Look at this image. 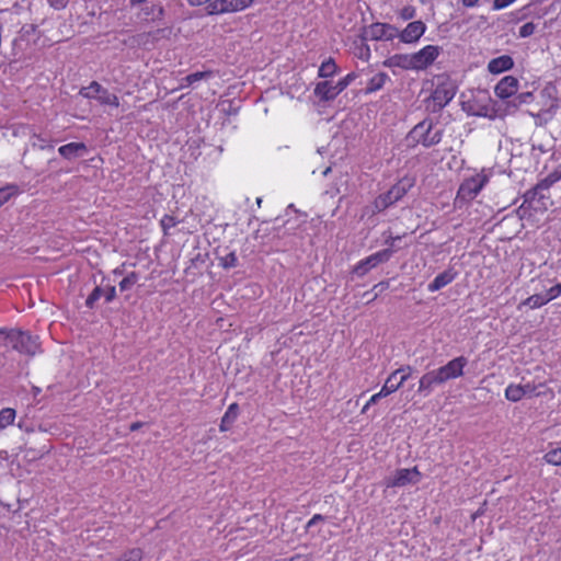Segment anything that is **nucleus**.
<instances>
[{
    "instance_id": "nucleus-1",
    "label": "nucleus",
    "mask_w": 561,
    "mask_h": 561,
    "mask_svg": "<svg viewBox=\"0 0 561 561\" xmlns=\"http://www.w3.org/2000/svg\"><path fill=\"white\" fill-rule=\"evenodd\" d=\"M0 341H3L4 346H11L13 350L25 355L33 356L39 352L38 337L27 332L19 330L4 331L0 329Z\"/></svg>"
},
{
    "instance_id": "nucleus-2",
    "label": "nucleus",
    "mask_w": 561,
    "mask_h": 561,
    "mask_svg": "<svg viewBox=\"0 0 561 561\" xmlns=\"http://www.w3.org/2000/svg\"><path fill=\"white\" fill-rule=\"evenodd\" d=\"M412 186L410 182L400 181L394 184L388 192L380 194L375 201L366 206L363 210L362 217H371L378 213L386 210L388 207L400 201Z\"/></svg>"
},
{
    "instance_id": "nucleus-3",
    "label": "nucleus",
    "mask_w": 561,
    "mask_h": 561,
    "mask_svg": "<svg viewBox=\"0 0 561 561\" xmlns=\"http://www.w3.org/2000/svg\"><path fill=\"white\" fill-rule=\"evenodd\" d=\"M435 89L428 100L427 107L432 111H437L446 106L456 94V85L454 81L440 75L435 78Z\"/></svg>"
},
{
    "instance_id": "nucleus-4",
    "label": "nucleus",
    "mask_w": 561,
    "mask_h": 561,
    "mask_svg": "<svg viewBox=\"0 0 561 561\" xmlns=\"http://www.w3.org/2000/svg\"><path fill=\"white\" fill-rule=\"evenodd\" d=\"M442 135V130L431 121H423L413 127L407 139L409 145L412 146L422 145L424 147H431L440 141Z\"/></svg>"
},
{
    "instance_id": "nucleus-5",
    "label": "nucleus",
    "mask_w": 561,
    "mask_h": 561,
    "mask_svg": "<svg viewBox=\"0 0 561 561\" xmlns=\"http://www.w3.org/2000/svg\"><path fill=\"white\" fill-rule=\"evenodd\" d=\"M491 175L492 171L490 169H481L467 176L459 186L457 198L465 202L474 199L490 181Z\"/></svg>"
},
{
    "instance_id": "nucleus-6",
    "label": "nucleus",
    "mask_w": 561,
    "mask_h": 561,
    "mask_svg": "<svg viewBox=\"0 0 561 561\" xmlns=\"http://www.w3.org/2000/svg\"><path fill=\"white\" fill-rule=\"evenodd\" d=\"M421 472L416 467L413 468H401L389 474L383 485L386 488H404L408 485H414L421 480Z\"/></svg>"
},
{
    "instance_id": "nucleus-7",
    "label": "nucleus",
    "mask_w": 561,
    "mask_h": 561,
    "mask_svg": "<svg viewBox=\"0 0 561 561\" xmlns=\"http://www.w3.org/2000/svg\"><path fill=\"white\" fill-rule=\"evenodd\" d=\"M80 94L85 99H94L102 105H110L113 107L119 106V100L116 94L110 92L98 82H92L90 85L80 90Z\"/></svg>"
},
{
    "instance_id": "nucleus-8",
    "label": "nucleus",
    "mask_w": 561,
    "mask_h": 561,
    "mask_svg": "<svg viewBox=\"0 0 561 561\" xmlns=\"http://www.w3.org/2000/svg\"><path fill=\"white\" fill-rule=\"evenodd\" d=\"M440 55V47L436 45H426L420 50L412 53L414 71H421L428 68Z\"/></svg>"
},
{
    "instance_id": "nucleus-9",
    "label": "nucleus",
    "mask_w": 561,
    "mask_h": 561,
    "mask_svg": "<svg viewBox=\"0 0 561 561\" xmlns=\"http://www.w3.org/2000/svg\"><path fill=\"white\" fill-rule=\"evenodd\" d=\"M393 251L390 249H385L381 251H378L366 259L359 261L354 266V273L358 276H364L367 274L371 268L376 267L377 265L387 262L392 256Z\"/></svg>"
},
{
    "instance_id": "nucleus-10",
    "label": "nucleus",
    "mask_w": 561,
    "mask_h": 561,
    "mask_svg": "<svg viewBox=\"0 0 561 561\" xmlns=\"http://www.w3.org/2000/svg\"><path fill=\"white\" fill-rule=\"evenodd\" d=\"M467 363L468 360L466 357L458 356L449 360L446 365L438 367L437 370L442 376L443 381L447 382L448 380L461 377Z\"/></svg>"
},
{
    "instance_id": "nucleus-11",
    "label": "nucleus",
    "mask_w": 561,
    "mask_h": 561,
    "mask_svg": "<svg viewBox=\"0 0 561 561\" xmlns=\"http://www.w3.org/2000/svg\"><path fill=\"white\" fill-rule=\"evenodd\" d=\"M366 37L373 41H391L398 35V28L387 23H374L366 28Z\"/></svg>"
},
{
    "instance_id": "nucleus-12",
    "label": "nucleus",
    "mask_w": 561,
    "mask_h": 561,
    "mask_svg": "<svg viewBox=\"0 0 561 561\" xmlns=\"http://www.w3.org/2000/svg\"><path fill=\"white\" fill-rule=\"evenodd\" d=\"M426 25L422 21L410 22L401 32L398 31L397 37L404 44L416 43L425 33Z\"/></svg>"
},
{
    "instance_id": "nucleus-13",
    "label": "nucleus",
    "mask_w": 561,
    "mask_h": 561,
    "mask_svg": "<svg viewBox=\"0 0 561 561\" xmlns=\"http://www.w3.org/2000/svg\"><path fill=\"white\" fill-rule=\"evenodd\" d=\"M445 382L443 381L442 376L439 375L437 368L425 373L419 380L417 392L424 397L430 396L435 387L442 386Z\"/></svg>"
},
{
    "instance_id": "nucleus-14",
    "label": "nucleus",
    "mask_w": 561,
    "mask_h": 561,
    "mask_svg": "<svg viewBox=\"0 0 561 561\" xmlns=\"http://www.w3.org/2000/svg\"><path fill=\"white\" fill-rule=\"evenodd\" d=\"M394 379H397V373H391L389 377L386 379V382L381 387L380 391L373 394L366 402V404L363 407L362 413H366L370 405L377 403L380 399L390 396L400 388V383H394Z\"/></svg>"
},
{
    "instance_id": "nucleus-15",
    "label": "nucleus",
    "mask_w": 561,
    "mask_h": 561,
    "mask_svg": "<svg viewBox=\"0 0 561 561\" xmlns=\"http://www.w3.org/2000/svg\"><path fill=\"white\" fill-rule=\"evenodd\" d=\"M518 90V80L513 76H506L495 85L494 92L500 99H507Z\"/></svg>"
},
{
    "instance_id": "nucleus-16",
    "label": "nucleus",
    "mask_w": 561,
    "mask_h": 561,
    "mask_svg": "<svg viewBox=\"0 0 561 561\" xmlns=\"http://www.w3.org/2000/svg\"><path fill=\"white\" fill-rule=\"evenodd\" d=\"M383 66L390 69L399 68L414 71L413 56L412 54H396L387 58Z\"/></svg>"
},
{
    "instance_id": "nucleus-17",
    "label": "nucleus",
    "mask_w": 561,
    "mask_h": 561,
    "mask_svg": "<svg viewBox=\"0 0 561 561\" xmlns=\"http://www.w3.org/2000/svg\"><path fill=\"white\" fill-rule=\"evenodd\" d=\"M340 94V91L336 87V83L333 84L329 81H321L316 84L314 88V95L320 101H331L335 99Z\"/></svg>"
},
{
    "instance_id": "nucleus-18",
    "label": "nucleus",
    "mask_w": 561,
    "mask_h": 561,
    "mask_svg": "<svg viewBox=\"0 0 561 561\" xmlns=\"http://www.w3.org/2000/svg\"><path fill=\"white\" fill-rule=\"evenodd\" d=\"M514 66V60L508 55H502L500 57L493 58L488 64L489 72L493 75H500L504 71L512 69Z\"/></svg>"
},
{
    "instance_id": "nucleus-19",
    "label": "nucleus",
    "mask_w": 561,
    "mask_h": 561,
    "mask_svg": "<svg viewBox=\"0 0 561 561\" xmlns=\"http://www.w3.org/2000/svg\"><path fill=\"white\" fill-rule=\"evenodd\" d=\"M456 278V272L453 270L444 271L438 274L432 283L428 284V290L431 293L437 291L440 288L447 286Z\"/></svg>"
},
{
    "instance_id": "nucleus-20",
    "label": "nucleus",
    "mask_w": 561,
    "mask_h": 561,
    "mask_svg": "<svg viewBox=\"0 0 561 561\" xmlns=\"http://www.w3.org/2000/svg\"><path fill=\"white\" fill-rule=\"evenodd\" d=\"M87 150L83 142H70L59 147L58 152L66 159H73L81 156Z\"/></svg>"
},
{
    "instance_id": "nucleus-21",
    "label": "nucleus",
    "mask_w": 561,
    "mask_h": 561,
    "mask_svg": "<svg viewBox=\"0 0 561 561\" xmlns=\"http://www.w3.org/2000/svg\"><path fill=\"white\" fill-rule=\"evenodd\" d=\"M238 413H239V407L237 403H231L225 415L222 416L221 419V423H220V431L221 432H226L229 430V426L236 421L237 416H238Z\"/></svg>"
},
{
    "instance_id": "nucleus-22",
    "label": "nucleus",
    "mask_w": 561,
    "mask_h": 561,
    "mask_svg": "<svg viewBox=\"0 0 561 561\" xmlns=\"http://www.w3.org/2000/svg\"><path fill=\"white\" fill-rule=\"evenodd\" d=\"M253 0H224L220 12H236L248 8Z\"/></svg>"
},
{
    "instance_id": "nucleus-23",
    "label": "nucleus",
    "mask_w": 561,
    "mask_h": 561,
    "mask_svg": "<svg viewBox=\"0 0 561 561\" xmlns=\"http://www.w3.org/2000/svg\"><path fill=\"white\" fill-rule=\"evenodd\" d=\"M389 80V77L385 72H379L375 75L367 83L366 93H374L383 88L386 82Z\"/></svg>"
},
{
    "instance_id": "nucleus-24",
    "label": "nucleus",
    "mask_w": 561,
    "mask_h": 561,
    "mask_svg": "<svg viewBox=\"0 0 561 561\" xmlns=\"http://www.w3.org/2000/svg\"><path fill=\"white\" fill-rule=\"evenodd\" d=\"M16 412L12 408H3L0 410V432L14 423Z\"/></svg>"
},
{
    "instance_id": "nucleus-25",
    "label": "nucleus",
    "mask_w": 561,
    "mask_h": 561,
    "mask_svg": "<svg viewBox=\"0 0 561 561\" xmlns=\"http://www.w3.org/2000/svg\"><path fill=\"white\" fill-rule=\"evenodd\" d=\"M525 397L522 385H508L505 389V398L512 402H518Z\"/></svg>"
},
{
    "instance_id": "nucleus-26",
    "label": "nucleus",
    "mask_w": 561,
    "mask_h": 561,
    "mask_svg": "<svg viewBox=\"0 0 561 561\" xmlns=\"http://www.w3.org/2000/svg\"><path fill=\"white\" fill-rule=\"evenodd\" d=\"M208 77H210V72L208 71H198L191 73L181 80L180 89L190 87L195 82L206 79Z\"/></svg>"
},
{
    "instance_id": "nucleus-27",
    "label": "nucleus",
    "mask_w": 561,
    "mask_h": 561,
    "mask_svg": "<svg viewBox=\"0 0 561 561\" xmlns=\"http://www.w3.org/2000/svg\"><path fill=\"white\" fill-rule=\"evenodd\" d=\"M337 67L332 58L323 61L319 68L318 75L321 78H330L335 75Z\"/></svg>"
},
{
    "instance_id": "nucleus-28",
    "label": "nucleus",
    "mask_w": 561,
    "mask_h": 561,
    "mask_svg": "<svg viewBox=\"0 0 561 561\" xmlns=\"http://www.w3.org/2000/svg\"><path fill=\"white\" fill-rule=\"evenodd\" d=\"M542 186H543V184H539V185L535 188V191H534L533 193H528V194H527V196H526V199H525L524 204L520 206V211L525 213V209H526L525 204H528V207H531V208L537 209V207H536V206H534V204H535V203H539V202H540V199H543V198H545V196H543V195H541V196H540V198H539L538 201H536V198H535V197L539 194V191L542 188ZM545 187L547 188V187H548V185H545Z\"/></svg>"
},
{
    "instance_id": "nucleus-29",
    "label": "nucleus",
    "mask_w": 561,
    "mask_h": 561,
    "mask_svg": "<svg viewBox=\"0 0 561 561\" xmlns=\"http://www.w3.org/2000/svg\"><path fill=\"white\" fill-rule=\"evenodd\" d=\"M546 462L553 466H561V446H556L543 456Z\"/></svg>"
},
{
    "instance_id": "nucleus-30",
    "label": "nucleus",
    "mask_w": 561,
    "mask_h": 561,
    "mask_svg": "<svg viewBox=\"0 0 561 561\" xmlns=\"http://www.w3.org/2000/svg\"><path fill=\"white\" fill-rule=\"evenodd\" d=\"M546 304H548V300L545 294L533 295L523 302L524 306H528L531 309L540 308Z\"/></svg>"
},
{
    "instance_id": "nucleus-31",
    "label": "nucleus",
    "mask_w": 561,
    "mask_h": 561,
    "mask_svg": "<svg viewBox=\"0 0 561 561\" xmlns=\"http://www.w3.org/2000/svg\"><path fill=\"white\" fill-rule=\"evenodd\" d=\"M18 194L15 186H7L0 188V207L5 204L12 196Z\"/></svg>"
},
{
    "instance_id": "nucleus-32",
    "label": "nucleus",
    "mask_w": 561,
    "mask_h": 561,
    "mask_svg": "<svg viewBox=\"0 0 561 561\" xmlns=\"http://www.w3.org/2000/svg\"><path fill=\"white\" fill-rule=\"evenodd\" d=\"M138 276L135 273H130L121 280L119 289L122 291L128 290L136 284Z\"/></svg>"
},
{
    "instance_id": "nucleus-33",
    "label": "nucleus",
    "mask_w": 561,
    "mask_h": 561,
    "mask_svg": "<svg viewBox=\"0 0 561 561\" xmlns=\"http://www.w3.org/2000/svg\"><path fill=\"white\" fill-rule=\"evenodd\" d=\"M393 373H397V376L401 375V377L398 381L394 379V383H400V387H401L410 378V376L412 374V367L403 366V367L396 369Z\"/></svg>"
},
{
    "instance_id": "nucleus-34",
    "label": "nucleus",
    "mask_w": 561,
    "mask_h": 561,
    "mask_svg": "<svg viewBox=\"0 0 561 561\" xmlns=\"http://www.w3.org/2000/svg\"><path fill=\"white\" fill-rule=\"evenodd\" d=\"M141 559L142 551L140 549H131L117 561H140Z\"/></svg>"
},
{
    "instance_id": "nucleus-35",
    "label": "nucleus",
    "mask_w": 561,
    "mask_h": 561,
    "mask_svg": "<svg viewBox=\"0 0 561 561\" xmlns=\"http://www.w3.org/2000/svg\"><path fill=\"white\" fill-rule=\"evenodd\" d=\"M238 263V257L233 252L228 253L224 257H221V265L225 268L234 267Z\"/></svg>"
},
{
    "instance_id": "nucleus-36",
    "label": "nucleus",
    "mask_w": 561,
    "mask_h": 561,
    "mask_svg": "<svg viewBox=\"0 0 561 561\" xmlns=\"http://www.w3.org/2000/svg\"><path fill=\"white\" fill-rule=\"evenodd\" d=\"M355 78H356V75H355V73H353V72H351V73L346 75L344 78H342L341 80H339V81L336 82V87H337V89H339L340 93H341L343 90H345V89L348 87V84H351V82H352Z\"/></svg>"
},
{
    "instance_id": "nucleus-37",
    "label": "nucleus",
    "mask_w": 561,
    "mask_h": 561,
    "mask_svg": "<svg viewBox=\"0 0 561 561\" xmlns=\"http://www.w3.org/2000/svg\"><path fill=\"white\" fill-rule=\"evenodd\" d=\"M535 28H536L535 24L531 22H528L519 28V36L523 38L528 37L534 34Z\"/></svg>"
},
{
    "instance_id": "nucleus-38",
    "label": "nucleus",
    "mask_w": 561,
    "mask_h": 561,
    "mask_svg": "<svg viewBox=\"0 0 561 561\" xmlns=\"http://www.w3.org/2000/svg\"><path fill=\"white\" fill-rule=\"evenodd\" d=\"M103 296V289L101 287H95L94 290L91 293V295L87 299V305L89 307H92L93 304L99 300Z\"/></svg>"
},
{
    "instance_id": "nucleus-39",
    "label": "nucleus",
    "mask_w": 561,
    "mask_h": 561,
    "mask_svg": "<svg viewBox=\"0 0 561 561\" xmlns=\"http://www.w3.org/2000/svg\"><path fill=\"white\" fill-rule=\"evenodd\" d=\"M415 9L411 5L404 7L401 9L399 15L402 20L408 21L415 16Z\"/></svg>"
},
{
    "instance_id": "nucleus-40",
    "label": "nucleus",
    "mask_w": 561,
    "mask_h": 561,
    "mask_svg": "<svg viewBox=\"0 0 561 561\" xmlns=\"http://www.w3.org/2000/svg\"><path fill=\"white\" fill-rule=\"evenodd\" d=\"M175 226H176V220L172 216L165 215L161 219V227L163 228L164 231H168L169 229H171Z\"/></svg>"
},
{
    "instance_id": "nucleus-41",
    "label": "nucleus",
    "mask_w": 561,
    "mask_h": 561,
    "mask_svg": "<svg viewBox=\"0 0 561 561\" xmlns=\"http://www.w3.org/2000/svg\"><path fill=\"white\" fill-rule=\"evenodd\" d=\"M102 289H103V296L105 297V300L107 302L112 301L115 298L116 289H115L114 286L108 285V286H106V287H104Z\"/></svg>"
},
{
    "instance_id": "nucleus-42",
    "label": "nucleus",
    "mask_w": 561,
    "mask_h": 561,
    "mask_svg": "<svg viewBox=\"0 0 561 561\" xmlns=\"http://www.w3.org/2000/svg\"><path fill=\"white\" fill-rule=\"evenodd\" d=\"M522 389L525 391V397H533V396H539L540 392L537 391L536 386L531 383H526L522 386Z\"/></svg>"
},
{
    "instance_id": "nucleus-43",
    "label": "nucleus",
    "mask_w": 561,
    "mask_h": 561,
    "mask_svg": "<svg viewBox=\"0 0 561 561\" xmlns=\"http://www.w3.org/2000/svg\"><path fill=\"white\" fill-rule=\"evenodd\" d=\"M49 5L56 10L65 9L69 0H47Z\"/></svg>"
},
{
    "instance_id": "nucleus-44",
    "label": "nucleus",
    "mask_w": 561,
    "mask_h": 561,
    "mask_svg": "<svg viewBox=\"0 0 561 561\" xmlns=\"http://www.w3.org/2000/svg\"><path fill=\"white\" fill-rule=\"evenodd\" d=\"M560 288L556 286L551 287L549 290H547V293L545 294L546 295V298L549 301H551L552 299L557 298L559 295H560Z\"/></svg>"
},
{
    "instance_id": "nucleus-45",
    "label": "nucleus",
    "mask_w": 561,
    "mask_h": 561,
    "mask_svg": "<svg viewBox=\"0 0 561 561\" xmlns=\"http://www.w3.org/2000/svg\"><path fill=\"white\" fill-rule=\"evenodd\" d=\"M514 1L515 0H494L493 9L494 10L504 9V8L508 7L510 4H512Z\"/></svg>"
},
{
    "instance_id": "nucleus-46",
    "label": "nucleus",
    "mask_w": 561,
    "mask_h": 561,
    "mask_svg": "<svg viewBox=\"0 0 561 561\" xmlns=\"http://www.w3.org/2000/svg\"><path fill=\"white\" fill-rule=\"evenodd\" d=\"M323 519V517L319 514L314 515L308 523H307V528L310 529L311 527H313L317 523L321 522Z\"/></svg>"
},
{
    "instance_id": "nucleus-47",
    "label": "nucleus",
    "mask_w": 561,
    "mask_h": 561,
    "mask_svg": "<svg viewBox=\"0 0 561 561\" xmlns=\"http://www.w3.org/2000/svg\"><path fill=\"white\" fill-rule=\"evenodd\" d=\"M479 0H461V3L467 8H473L478 4Z\"/></svg>"
},
{
    "instance_id": "nucleus-48",
    "label": "nucleus",
    "mask_w": 561,
    "mask_h": 561,
    "mask_svg": "<svg viewBox=\"0 0 561 561\" xmlns=\"http://www.w3.org/2000/svg\"><path fill=\"white\" fill-rule=\"evenodd\" d=\"M284 561H308V559L305 556L296 554L289 559H286Z\"/></svg>"
},
{
    "instance_id": "nucleus-49",
    "label": "nucleus",
    "mask_w": 561,
    "mask_h": 561,
    "mask_svg": "<svg viewBox=\"0 0 561 561\" xmlns=\"http://www.w3.org/2000/svg\"><path fill=\"white\" fill-rule=\"evenodd\" d=\"M192 5H201L206 2H210L213 4V0H187Z\"/></svg>"
},
{
    "instance_id": "nucleus-50",
    "label": "nucleus",
    "mask_w": 561,
    "mask_h": 561,
    "mask_svg": "<svg viewBox=\"0 0 561 561\" xmlns=\"http://www.w3.org/2000/svg\"><path fill=\"white\" fill-rule=\"evenodd\" d=\"M15 7H12V10H4L0 12V21L4 20L8 14H12Z\"/></svg>"
},
{
    "instance_id": "nucleus-51",
    "label": "nucleus",
    "mask_w": 561,
    "mask_h": 561,
    "mask_svg": "<svg viewBox=\"0 0 561 561\" xmlns=\"http://www.w3.org/2000/svg\"><path fill=\"white\" fill-rule=\"evenodd\" d=\"M222 3H224V0H213V8L215 10L219 11L220 10V5H222Z\"/></svg>"
},
{
    "instance_id": "nucleus-52",
    "label": "nucleus",
    "mask_w": 561,
    "mask_h": 561,
    "mask_svg": "<svg viewBox=\"0 0 561 561\" xmlns=\"http://www.w3.org/2000/svg\"><path fill=\"white\" fill-rule=\"evenodd\" d=\"M399 239H400L399 237H396V238H391L390 240H387L386 242H387V244L392 247V245H394V241L399 240Z\"/></svg>"
},
{
    "instance_id": "nucleus-53",
    "label": "nucleus",
    "mask_w": 561,
    "mask_h": 561,
    "mask_svg": "<svg viewBox=\"0 0 561 561\" xmlns=\"http://www.w3.org/2000/svg\"><path fill=\"white\" fill-rule=\"evenodd\" d=\"M139 427H140V424H139V423H133V424L130 425V430H131V431H136V430H138Z\"/></svg>"
},
{
    "instance_id": "nucleus-54",
    "label": "nucleus",
    "mask_w": 561,
    "mask_h": 561,
    "mask_svg": "<svg viewBox=\"0 0 561 561\" xmlns=\"http://www.w3.org/2000/svg\"><path fill=\"white\" fill-rule=\"evenodd\" d=\"M331 171V167H327L323 171H322V174L325 176L328 175V173Z\"/></svg>"
},
{
    "instance_id": "nucleus-55",
    "label": "nucleus",
    "mask_w": 561,
    "mask_h": 561,
    "mask_svg": "<svg viewBox=\"0 0 561 561\" xmlns=\"http://www.w3.org/2000/svg\"><path fill=\"white\" fill-rule=\"evenodd\" d=\"M546 208H547V207H546V203H545V202H542V203H541V207H540V209H541V210H545Z\"/></svg>"
},
{
    "instance_id": "nucleus-56",
    "label": "nucleus",
    "mask_w": 561,
    "mask_h": 561,
    "mask_svg": "<svg viewBox=\"0 0 561 561\" xmlns=\"http://www.w3.org/2000/svg\"><path fill=\"white\" fill-rule=\"evenodd\" d=\"M557 287H559V288H560V293H561V284H558V285H557Z\"/></svg>"
}]
</instances>
